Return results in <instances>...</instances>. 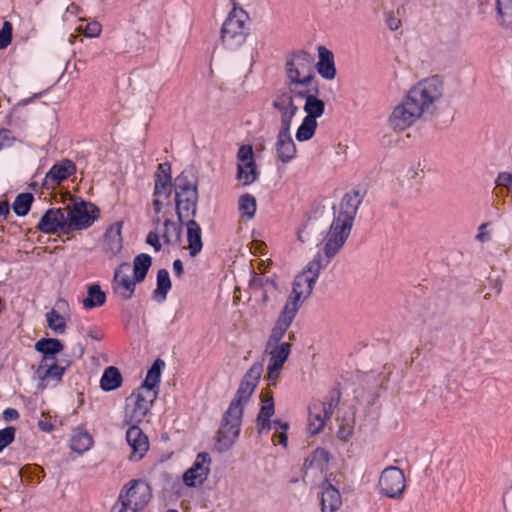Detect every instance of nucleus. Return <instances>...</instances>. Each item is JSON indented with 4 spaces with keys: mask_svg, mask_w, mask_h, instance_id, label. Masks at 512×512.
<instances>
[{
    "mask_svg": "<svg viewBox=\"0 0 512 512\" xmlns=\"http://www.w3.org/2000/svg\"><path fill=\"white\" fill-rule=\"evenodd\" d=\"M444 94V81L439 75L422 79L412 86L402 102L394 107L388 117L394 131H404L414 125L425 113H433L435 105Z\"/></svg>",
    "mask_w": 512,
    "mask_h": 512,
    "instance_id": "f257e3e1",
    "label": "nucleus"
},
{
    "mask_svg": "<svg viewBox=\"0 0 512 512\" xmlns=\"http://www.w3.org/2000/svg\"><path fill=\"white\" fill-rule=\"evenodd\" d=\"M263 373V364L255 362L243 376L239 387L220 421L215 448L224 453L237 441L242 425L244 409L254 393Z\"/></svg>",
    "mask_w": 512,
    "mask_h": 512,
    "instance_id": "f03ea898",
    "label": "nucleus"
},
{
    "mask_svg": "<svg viewBox=\"0 0 512 512\" xmlns=\"http://www.w3.org/2000/svg\"><path fill=\"white\" fill-rule=\"evenodd\" d=\"M363 197L358 190H352L344 194L338 210L333 207V220L322 253L325 263L331 262L348 239Z\"/></svg>",
    "mask_w": 512,
    "mask_h": 512,
    "instance_id": "7ed1b4c3",
    "label": "nucleus"
},
{
    "mask_svg": "<svg viewBox=\"0 0 512 512\" xmlns=\"http://www.w3.org/2000/svg\"><path fill=\"white\" fill-rule=\"evenodd\" d=\"M327 266L328 264L324 262L322 252L318 251L305 268L296 275L292 291L284 306L290 309L294 308L298 312L302 302L311 295L320 271Z\"/></svg>",
    "mask_w": 512,
    "mask_h": 512,
    "instance_id": "20e7f679",
    "label": "nucleus"
},
{
    "mask_svg": "<svg viewBox=\"0 0 512 512\" xmlns=\"http://www.w3.org/2000/svg\"><path fill=\"white\" fill-rule=\"evenodd\" d=\"M198 181L191 172L182 171L174 180L175 209L179 221L197 213Z\"/></svg>",
    "mask_w": 512,
    "mask_h": 512,
    "instance_id": "39448f33",
    "label": "nucleus"
},
{
    "mask_svg": "<svg viewBox=\"0 0 512 512\" xmlns=\"http://www.w3.org/2000/svg\"><path fill=\"white\" fill-rule=\"evenodd\" d=\"M248 13L242 8H233L221 27L220 40L225 49L235 51L249 35Z\"/></svg>",
    "mask_w": 512,
    "mask_h": 512,
    "instance_id": "423d86ee",
    "label": "nucleus"
},
{
    "mask_svg": "<svg viewBox=\"0 0 512 512\" xmlns=\"http://www.w3.org/2000/svg\"><path fill=\"white\" fill-rule=\"evenodd\" d=\"M339 401L340 392L331 391L324 401H314L309 405L307 430L311 435H317L324 428Z\"/></svg>",
    "mask_w": 512,
    "mask_h": 512,
    "instance_id": "0eeeda50",
    "label": "nucleus"
},
{
    "mask_svg": "<svg viewBox=\"0 0 512 512\" xmlns=\"http://www.w3.org/2000/svg\"><path fill=\"white\" fill-rule=\"evenodd\" d=\"M67 234L86 229L98 218L99 210L91 203L73 201L64 207Z\"/></svg>",
    "mask_w": 512,
    "mask_h": 512,
    "instance_id": "6e6552de",
    "label": "nucleus"
},
{
    "mask_svg": "<svg viewBox=\"0 0 512 512\" xmlns=\"http://www.w3.org/2000/svg\"><path fill=\"white\" fill-rule=\"evenodd\" d=\"M174 183H172L171 164L160 163L154 175L153 210L160 214L165 205H170Z\"/></svg>",
    "mask_w": 512,
    "mask_h": 512,
    "instance_id": "1a4fd4ad",
    "label": "nucleus"
},
{
    "mask_svg": "<svg viewBox=\"0 0 512 512\" xmlns=\"http://www.w3.org/2000/svg\"><path fill=\"white\" fill-rule=\"evenodd\" d=\"M377 488L382 496L399 500L406 488V479L402 469L396 466L386 467L380 474Z\"/></svg>",
    "mask_w": 512,
    "mask_h": 512,
    "instance_id": "9d476101",
    "label": "nucleus"
},
{
    "mask_svg": "<svg viewBox=\"0 0 512 512\" xmlns=\"http://www.w3.org/2000/svg\"><path fill=\"white\" fill-rule=\"evenodd\" d=\"M314 56L305 50H296L286 56V80L307 75H315Z\"/></svg>",
    "mask_w": 512,
    "mask_h": 512,
    "instance_id": "9b49d317",
    "label": "nucleus"
},
{
    "mask_svg": "<svg viewBox=\"0 0 512 512\" xmlns=\"http://www.w3.org/2000/svg\"><path fill=\"white\" fill-rule=\"evenodd\" d=\"M237 159L241 162L237 165L236 178L242 185L248 186L257 181L259 171L254 160V153L251 145H241L237 152Z\"/></svg>",
    "mask_w": 512,
    "mask_h": 512,
    "instance_id": "f8f14e48",
    "label": "nucleus"
},
{
    "mask_svg": "<svg viewBox=\"0 0 512 512\" xmlns=\"http://www.w3.org/2000/svg\"><path fill=\"white\" fill-rule=\"evenodd\" d=\"M294 98L286 90H279L273 97L272 107L280 114V128H291L292 120L298 112Z\"/></svg>",
    "mask_w": 512,
    "mask_h": 512,
    "instance_id": "ddd939ff",
    "label": "nucleus"
},
{
    "mask_svg": "<svg viewBox=\"0 0 512 512\" xmlns=\"http://www.w3.org/2000/svg\"><path fill=\"white\" fill-rule=\"evenodd\" d=\"M157 393V390H151L143 386H139L130 395V398L135 397L134 407L130 414V423H140L145 418L157 397Z\"/></svg>",
    "mask_w": 512,
    "mask_h": 512,
    "instance_id": "4468645a",
    "label": "nucleus"
},
{
    "mask_svg": "<svg viewBox=\"0 0 512 512\" xmlns=\"http://www.w3.org/2000/svg\"><path fill=\"white\" fill-rule=\"evenodd\" d=\"M211 458L207 452H201L196 456L193 465L183 474V482L188 487L202 485L210 472Z\"/></svg>",
    "mask_w": 512,
    "mask_h": 512,
    "instance_id": "2eb2a0df",
    "label": "nucleus"
},
{
    "mask_svg": "<svg viewBox=\"0 0 512 512\" xmlns=\"http://www.w3.org/2000/svg\"><path fill=\"white\" fill-rule=\"evenodd\" d=\"M289 93L295 98L304 99L307 95L319 94V81L315 75L301 76L286 80Z\"/></svg>",
    "mask_w": 512,
    "mask_h": 512,
    "instance_id": "dca6fc26",
    "label": "nucleus"
},
{
    "mask_svg": "<svg viewBox=\"0 0 512 512\" xmlns=\"http://www.w3.org/2000/svg\"><path fill=\"white\" fill-rule=\"evenodd\" d=\"M65 224L64 208H51L41 217L37 229L47 234L57 232L67 234Z\"/></svg>",
    "mask_w": 512,
    "mask_h": 512,
    "instance_id": "f3484780",
    "label": "nucleus"
},
{
    "mask_svg": "<svg viewBox=\"0 0 512 512\" xmlns=\"http://www.w3.org/2000/svg\"><path fill=\"white\" fill-rule=\"evenodd\" d=\"M152 499V489L144 480H130V509L143 510Z\"/></svg>",
    "mask_w": 512,
    "mask_h": 512,
    "instance_id": "a211bd4d",
    "label": "nucleus"
},
{
    "mask_svg": "<svg viewBox=\"0 0 512 512\" xmlns=\"http://www.w3.org/2000/svg\"><path fill=\"white\" fill-rule=\"evenodd\" d=\"M296 315L297 312L294 310V308L290 309L286 306L283 307L269 335L266 344V350H268L273 344L282 343L281 340L286 334Z\"/></svg>",
    "mask_w": 512,
    "mask_h": 512,
    "instance_id": "6ab92c4d",
    "label": "nucleus"
},
{
    "mask_svg": "<svg viewBox=\"0 0 512 512\" xmlns=\"http://www.w3.org/2000/svg\"><path fill=\"white\" fill-rule=\"evenodd\" d=\"M291 128H280L276 137L275 150L283 164L291 162L297 153L296 145L291 136Z\"/></svg>",
    "mask_w": 512,
    "mask_h": 512,
    "instance_id": "aec40b11",
    "label": "nucleus"
},
{
    "mask_svg": "<svg viewBox=\"0 0 512 512\" xmlns=\"http://www.w3.org/2000/svg\"><path fill=\"white\" fill-rule=\"evenodd\" d=\"M64 365L57 364L55 360H47L42 358L39 366L35 371L36 378L45 386L49 381H60L66 368L70 366L69 361H64Z\"/></svg>",
    "mask_w": 512,
    "mask_h": 512,
    "instance_id": "412c9836",
    "label": "nucleus"
},
{
    "mask_svg": "<svg viewBox=\"0 0 512 512\" xmlns=\"http://www.w3.org/2000/svg\"><path fill=\"white\" fill-rule=\"evenodd\" d=\"M76 170L75 164L68 160H62L52 166L44 179V186L47 189H53L63 180L67 179Z\"/></svg>",
    "mask_w": 512,
    "mask_h": 512,
    "instance_id": "4be33fe9",
    "label": "nucleus"
},
{
    "mask_svg": "<svg viewBox=\"0 0 512 512\" xmlns=\"http://www.w3.org/2000/svg\"><path fill=\"white\" fill-rule=\"evenodd\" d=\"M318 62L314 63L318 74L326 80H333L336 76V67L334 61V54L325 46H318Z\"/></svg>",
    "mask_w": 512,
    "mask_h": 512,
    "instance_id": "5701e85b",
    "label": "nucleus"
},
{
    "mask_svg": "<svg viewBox=\"0 0 512 512\" xmlns=\"http://www.w3.org/2000/svg\"><path fill=\"white\" fill-rule=\"evenodd\" d=\"M123 225V222H117L111 225L105 233L103 247L105 253L109 255V257L116 256L123 248Z\"/></svg>",
    "mask_w": 512,
    "mask_h": 512,
    "instance_id": "b1692460",
    "label": "nucleus"
},
{
    "mask_svg": "<svg viewBox=\"0 0 512 512\" xmlns=\"http://www.w3.org/2000/svg\"><path fill=\"white\" fill-rule=\"evenodd\" d=\"M150 448L148 436L134 424H130V460H141Z\"/></svg>",
    "mask_w": 512,
    "mask_h": 512,
    "instance_id": "393cba45",
    "label": "nucleus"
},
{
    "mask_svg": "<svg viewBox=\"0 0 512 512\" xmlns=\"http://www.w3.org/2000/svg\"><path fill=\"white\" fill-rule=\"evenodd\" d=\"M478 3L482 13L486 12L487 6L494 5L500 24L512 29V0H478Z\"/></svg>",
    "mask_w": 512,
    "mask_h": 512,
    "instance_id": "a878e982",
    "label": "nucleus"
},
{
    "mask_svg": "<svg viewBox=\"0 0 512 512\" xmlns=\"http://www.w3.org/2000/svg\"><path fill=\"white\" fill-rule=\"evenodd\" d=\"M342 505L340 492L328 480L322 483V512H337Z\"/></svg>",
    "mask_w": 512,
    "mask_h": 512,
    "instance_id": "bb28decb",
    "label": "nucleus"
},
{
    "mask_svg": "<svg viewBox=\"0 0 512 512\" xmlns=\"http://www.w3.org/2000/svg\"><path fill=\"white\" fill-rule=\"evenodd\" d=\"M275 413V404L272 395L262 398V405L256 418L258 433H268L272 429L271 417Z\"/></svg>",
    "mask_w": 512,
    "mask_h": 512,
    "instance_id": "cd10ccee",
    "label": "nucleus"
},
{
    "mask_svg": "<svg viewBox=\"0 0 512 512\" xmlns=\"http://www.w3.org/2000/svg\"><path fill=\"white\" fill-rule=\"evenodd\" d=\"M151 265L152 257L147 253H140L134 258L132 279H130V297L134 292V286L145 280Z\"/></svg>",
    "mask_w": 512,
    "mask_h": 512,
    "instance_id": "c85d7f7f",
    "label": "nucleus"
},
{
    "mask_svg": "<svg viewBox=\"0 0 512 512\" xmlns=\"http://www.w3.org/2000/svg\"><path fill=\"white\" fill-rule=\"evenodd\" d=\"M189 255L196 257L202 250V231L200 225L192 218L186 223Z\"/></svg>",
    "mask_w": 512,
    "mask_h": 512,
    "instance_id": "c756f323",
    "label": "nucleus"
},
{
    "mask_svg": "<svg viewBox=\"0 0 512 512\" xmlns=\"http://www.w3.org/2000/svg\"><path fill=\"white\" fill-rule=\"evenodd\" d=\"M250 288L261 293L263 303L269 301V295L277 291V284L271 277L254 274L250 280Z\"/></svg>",
    "mask_w": 512,
    "mask_h": 512,
    "instance_id": "7c9ffc66",
    "label": "nucleus"
},
{
    "mask_svg": "<svg viewBox=\"0 0 512 512\" xmlns=\"http://www.w3.org/2000/svg\"><path fill=\"white\" fill-rule=\"evenodd\" d=\"M183 219L174 222L171 219H165L163 228L160 230L161 238L165 245H176L181 240Z\"/></svg>",
    "mask_w": 512,
    "mask_h": 512,
    "instance_id": "2f4dec72",
    "label": "nucleus"
},
{
    "mask_svg": "<svg viewBox=\"0 0 512 512\" xmlns=\"http://www.w3.org/2000/svg\"><path fill=\"white\" fill-rule=\"evenodd\" d=\"M112 288L115 295L122 299L128 298V265L120 264L114 272Z\"/></svg>",
    "mask_w": 512,
    "mask_h": 512,
    "instance_id": "473e14b6",
    "label": "nucleus"
},
{
    "mask_svg": "<svg viewBox=\"0 0 512 512\" xmlns=\"http://www.w3.org/2000/svg\"><path fill=\"white\" fill-rule=\"evenodd\" d=\"M269 354V363L273 365V369L283 368L284 363L288 359L291 353V344L287 342H282L278 344H273L268 350H266Z\"/></svg>",
    "mask_w": 512,
    "mask_h": 512,
    "instance_id": "72a5a7b5",
    "label": "nucleus"
},
{
    "mask_svg": "<svg viewBox=\"0 0 512 512\" xmlns=\"http://www.w3.org/2000/svg\"><path fill=\"white\" fill-rule=\"evenodd\" d=\"M93 445L92 436L82 427L73 429L70 440V447L73 451L83 453Z\"/></svg>",
    "mask_w": 512,
    "mask_h": 512,
    "instance_id": "f704fd0d",
    "label": "nucleus"
},
{
    "mask_svg": "<svg viewBox=\"0 0 512 512\" xmlns=\"http://www.w3.org/2000/svg\"><path fill=\"white\" fill-rule=\"evenodd\" d=\"M64 346L56 338H41L35 343V350L42 353L47 360H55L54 356L63 350Z\"/></svg>",
    "mask_w": 512,
    "mask_h": 512,
    "instance_id": "c9c22d12",
    "label": "nucleus"
},
{
    "mask_svg": "<svg viewBox=\"0 0 512 512\" xmlns=\"http://www.w3.org/2000/svg\"><path fill=\"white\" fill-rule=\"evenodd\" d=\"M165 367V362L161 358H157L149 368L145 380L140 386L151 390H157L161 381V373Z\"/></svg>",
    "mask_w": 512,
    "mask_h": 512,
    "instance_id": "e433bc0d",
    "label": "nucleus"
},
{
    "mask_svg": "<svg viewBox=\"0 0 512 512\" xmlns=\"http://www.w3.org/2000/svg\"><path fill=\"white\" fill-rule=\"evenodd\" d=\"M319 94L307 95L303 110L306 113V117L316 120L320 118L325 112V102L321 100Z\"/></svg>",
    "mask_w": 512,
    "mask_h": 512,
    "instance_id": "4c0bfd02",
    "label": "nucleus"
},
{
    "mask_svg": "<svg viewBox=\"0 0 512 512\" xmlns=\"http://www.w3.org/2000/svg\"><path fill=\"white\" fill-rule=\"evenodd\" d=\"M329 462V452L324 448H317L311 455L305 459L303 469L305 473L308 469H317L322 471Z\"/></svg>",
    "mask_w": 512,
    "mask_h": 512,
    "instance_id": "58836bf2",
    "label": "nucleus"
},
{
    "mask_svg": "<svg viewBox=\"0 0 512 512\" xmlns=\"http://www.w3.org/2000/svg\"><path fill=\"white\" fill-rule=\"evenodd\" d=\"M171 286L169 272L166 269H160L157 272V286L153 291V298L159 303L165 301Z\"/></svg>",
    "mask_w": 512,
    "mask_h": 512,
    "instance_id": "ea45409f",
    "label": "nucleus"
},
{
    "mask_svg": "<svg viewBox=\"0 0 512 512\" xmlns=\"http://www.w3.org/2000/svg\"><path fill=\"white\" fill-rule=\"evenodd\" d=\"M123 381L122 375L118 368L109 366L104 370L100 380V386L105 391H112L117 389Z\"/></svg>",
    "mask_w": 512,
    "mask_h": 512,
    "instance_id": "a19ab883",
    "label": "nucleus"
},
{
    "mask_svg": "<svg viewBox=\"0 0 512 512\" xmlns=\"http://www.w3.org/2000/svg\"><path fill=\"white\" fill-rule=\"evenodd\" d=\"M106 301V294L101 290L98 284L88 287L87 297L82 300V304L86 309L102 306Z\"/></svg>",
    "mask_w": 512,
    "mask_h": 512,
    "instance_id": "79ce46f5",
    "label": "nucleus"
},
{
    "mask_svg": "<svg viewBox=\"0 0 512 512\" xmlns=\"http://www.w3.org/2000/svg\"><path fill=\"white\" fill-rule=\"evenodd\" d=\"M317 126L318 124L316 120L310 119L305 116L302 120V123L300 124L296 131V139L299 142H305L310 140L314 136Z\"/></svg>",
    "mask_w": 512,
    "mask_h": 512,
    "instance_id": "37998d69",
    "label": "nucleus"
},
{
    "mask_svg": "<svg viewBox=\"0 0 512 512\" xmlns=\"http://www.w3.org/2000/svg\"><path fill=\"white\" fill-rule=\"evenodd\" d=\"M256 209V199L253 195L246 193L240 197L239 210L241 211L242 216L251 219L255 216Z\"/></svg>",
    "mask_w": 512,
    "mask_h": 512,
    "instance_id": "c03bdc74",
    "label": "nucleus"
},
{
    "mask_svg": "<svg viewBox=\"0 0 512 512\" xmlns=\"http://www.w3.org/2000/svg\"><path fill=\"white\" fill-rule=\"evenodd\" d=\"M48 327L57 334H63L66 330V321L55 309L46 314Z\"/></svg>",
    "mask_w": 512,
    "mask_h": 512,
    "instance_id": "a18cd8bd",
    "label": "nucleus"
},
{
    "mask_svg": "<svg viewBox=\"0 0 512 512\" xmlns=\"http://www.w3.org/2000/svg\"><path fill=\"white\" fill-rule=\"evenodd\" d=\"M33 195L31 193H22L18 195L13 203L14 212L19 216H25L33 202Z\"/></svg>",
    "mask_w": 512,
    "mask_h": 512,
    "instance_id": "49530a36",
    "label": "nucleus"
},
{
    "mask_svg": "<svg viewBox=\"0 0 512 512\" xmlns=\"http://www.w3.org/2000/svg\"><path fill=\"white\" fill-rule=\"evenodd\" d=\"M128 507V485L122 487L118 501L112 507L110 512H127Z\"/></svg>",
    "mask_w": 512,
    "mask_h": 512,
    "instance_id": "de8ad7c7",
    "label": "nucleus"
},
{
    "mask_svg": "<svg viewBox=\"0 0 512 512\" xmlns=\"http://www.w3.org/2000/svg\"><path fill=\"white\" fill-rule=\"evenodd\" d=\"M12 40V24L9 21L3 23L0 30V49H5Z\"/></svg>",
    "mask_w": 512,
    "mask_h": 512,
    "instance_id": "09e8293b",
    "label": "nucleus"
},
{
    "mask_svg": "<svg viewBox=\"0 0 512 512\" xmlns=\"http://www.w3.org/2000/svg\"><path fill=\"white\" fill-rule=\"evenodd\" d=\"M15 428L6 427L0 430V451L7 447L15 438Z\"/></svg>",
    "mask_w": 512,
    "mask_h": 512,
    "instance_id": "8fccbe9b",
    "label": "nucleus"
},
{
    "mask_svg": "<svg viewBox=\"0 0 512 512\" xmlns=\"http://www.w3.org/2000/svg\"><path fill=\"white\" fill-rule=\"evenodd\" d=\"M79 31L83 32L87 37H97L101 33V25L98 22L87 23L85 28L79 27Z\"/></svg>",
    "mask_w": 512,
    "mask_h": 512,
    "instance_id": "3c124183",
    "label": "nucleus"
},
{
    "mask_svg": "<svg viewBox=\"0 0 512 512\" xmlns=\"http://www.w3.org/2000/svg\"><path fill=\"white\" fill-rule=\"evenodd\" d=\"M161 233L156 231H150L146 237V243L151 245L155 251H160L162 248V244L160 242Z\"/></svg>",
    "mask_w": 512,
    "mask_h": 512,
    "instance_id": "603ef678",
    "label": "nucleus"
},
{
    "mask_svg": "<svg viewBox=\"0 0 512 512\" xmlns=\"http://www.w3.org/2000/svg\"><path fill=\"white\" fill-rule=\"evenodd\" d=\"M498 186L510 187L512 185V174L509 172H501L496 179Z\"/></svg>",
    "mask_w": 512,
    "mask_h": 512,
    "instance_id": "864d4df0",
    "label": "nucleus"
},
{
    "mask_svg": "<svg viewBox=\"0 0 512 512\" xmlns=\"http://www.w3.org/2000/svg\"><path fill=\"white\" fill-rule=\"evenodd\" d=\"M282 370L281 367L273 369V365L268 364V381L269 384L274 385L279 377L280 371Z\"/></svg>",
    "mask_w": 512,
    "mask_h": 512,
    "instance_id": "5fc2aeb1",
    "label": "nucleus"
},
{
    "mask_svg": "<svg viewBox=\"0 0 512 512\" xmlns=\"http://www.w3.org/2000/svg\"><path fill=\"white\" fill-rule=\"evenodd\" d=\"M3 418L5 421H13L17 420L19 418V413L16 409L13 408H7L3 412Z\"/></svg>",
    "mask_w": 512,
    "mask_h": 512,
    "instance_id": "6e6d98bb",
    "label": "nucleus"
},
{
    "mask_svg": "<svg viewBox=\"0 0 512 512\" xmlns=\"http://www.w3.org/2000/svg\"><path fill=\"white\" fill-rule=\"evenodd\" d=\"M487 225L488 223H483L479 226V233L476 235V239L480 242H486L490 239L489 233L483 231Z\"/></svg>",
    "mask_w": 512,
    "mask_h": 512,
    "instance_id": "4d7b16f0",
    "label": "nucleus"
},
{
    "mask_svg": "<svg viewBox=\"0 0 512 512\" xmlns=\"http://www.w3.org/2000/svg\"><path fill=\"white\" fill-rule=\"evenodd\" d=\"M273 440H277V443L286 447L287 446V443H288V436L285 432H281L279 434H275L273 436Z\"/></svg>",
    "mask_w": 512,
    "mask_h": 512,
    "instance_id": "13d9d810",
    "label": "nucleus"
},
{
    "mask_svg": "<svg viewBox=\"0 0 512 512\" xmlns=\"http://www.w3.org/2000/svg\"><path fill=\"white\" fill-rule=\"evenodd\" d=\"M400 19L396 18V17H389L387 19V26L389 27L390 30L392 31H395L397 30L399 27H400Z\"/></svg>",
    "mask_w": 512,
    "mask_h": 512,
    "instance_id": "bf43d9fd",
    "label": "nucleus"
},
{
    "mask_svg": "<svg viewBox=\"0 0 512 512\" xmlns=\"http://www.w3.org/2000/svg\"><path fill=\"white\" fill-rule=\"evenodd\" d=\"M490 288L494 290L496 294H500L502 291V281L500 278H496L490 281Z\"/></svg>",
    "mask_w": 512,
    "mask_h": 512,
    "instance_id": "052dcab7",
    "label": "nucleus"
},
{
    "mask_svg": "<svg viewBox=\"0 0 512 512\" xmlns=\"http://www.w3.org/2000/svg\"><path fill=\"white\" fill-rule=\"evenodd\" d=\"M173 271L177 277H181V275L183 274V263L180 259H176L173 262Z\"/></svg>",
    "mask_w": 512,
    "mask_h": 512,
    "instance_id": "680f3d73",
    "label": "nucleus"
},
{
    "mask_svg": "<svg viewBox=\"0 0 512 512\" xmlns=\"http://www.w3.org/2000/svg\"><path fill=\"white\" fill-rule=\"evenodd\" d=\"M271 422H272V428L281 429L283 432H285L289 429V424L287 422H283L279 419H276Z\"/></svg>",
    "mask_w": 512,
    "mask_h": 512,
    "instance_id": "e2e57ef3",
    "label": "nucleus"
},
{
    "mask_svg": "<svg viewBox=\"0 0 512 512\" xmlns=\"http://www.w3.org/2000/svg\"><path fill=\"white\" fill-rule=\"evenodd\" d=\"M38 426L44 432H50L53 429V425L48 420H40Z\"/></svg>",
    "mask_w": 512,
    "mask_h": 512,
    "instance_id": "0e129e2a",
    "label": "nucleus"
},
{
    "mask_svg": "<svg viewBox=\"0 0 512 512\" xmlns=\"http://www.w3.org/2000/svg\"><path fill=\"white\" fill-rule=\"evenodd\" d=\"M152 225L154 227L153 231L159 232L161 230L160 226H163V223L161 221V218L159 217V214H155V216L152 218Z\"/></svg>",
    "mask_w": 512,
    "mask_h": 512,
    "instance_id": "69168bd1",
    "label": "nucleus"
},
{
    "mask_svg": "<svg viewBox=\"0 0 512 512\" xmlns=\"http://www.w3.org/2000/svg\"><path fill=\"white\" fill-rule=\"evenodd\" d=\"M9 214V205L6 202H0V216H6Z\"/></svg>",
    "mask_w": 512,
    "mask_h": 512,
    "instance_id": "338daca9",
    "label": "nucleus"
},
{
    "mask_svg": "<svg viewBox=\"0 0 512 512\" xmlns=\"http://www.w3.org/2000/svg\"><path fill=\"white\" fill-rule=\"evenodd\" d=\"M338 437L342 440H346L347 439V436H344V432L342 429H339L338 431Z\"/></svg>",
    "mask_w": 512,
    "mask_h": 512,
    "instance_id": "774afa93",
    "label": "nucleus"
}]
</instances>
